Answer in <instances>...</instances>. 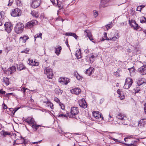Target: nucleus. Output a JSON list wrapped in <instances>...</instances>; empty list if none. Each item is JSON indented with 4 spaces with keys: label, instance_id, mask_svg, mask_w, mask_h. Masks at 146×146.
I'll return each mask as SVG.
<instances>
[{
    "label": "nucleus",
    "instance_id": "obj_1",
    "mask_svg": "<svg viewBox=\"0 0 146 146\" xmlns=\"http://www.w3.org/2000/svg\"><path fill=\"white\" fill-rule=\"evenodd\" d=\"M116 117L118 119L117 121H114V123L115 124H118L120 125H127L129 123V120L128 119L126 115L121 113H117Z\"/></svg>",
    "mask_w": 146,
    "mask_h": 146
},
{
    "label": "nucleus",
    "instance_id": "obj_2",
    "mask_svg": "<svg viewBox=\"0 0 146 146\" xmlns=\"http://www.w3.org/2000/svg\"><path fill=\"white\" fill-rule=\"evenodd\" d=\"M24 27V26L23 23H18L15 28V31L18 34L21 33L23 31Z\"/></svg>",
    "mask_w": 146,
    "mask_h": 146
},
{
    "label": "nucleus",
    "instance_id": "obj_3",
    "mask_svg": "<svg viewBox=\"0 0 146 146\" xmlns=\"http://www.w3.org/2000/svg\"><path fill=\"white\" fill-rule=\"evenodd\" d=\"M133 82V81L132 78H127L125 80V84L123 86L125 89H129L132 85Z\"/></svg>",
    "mask_w": 146,
    "mask_h": 146
},
{
    "label": "nucleus",
    "instance_id": "obj_4",
    "mask_svg": "<svg viewBox=\"0 0 146 146\" xmlns=\"http://www.w3.org/2000/svg\"><path fill=\"white\" fill-rule=\"evenodd\" d=\"M21 14V10L18 8H15L12 10L11 13V15L13 17H19Z\"/></svg>",
    "mask_w": 146,
    "mask_h": 146
},
{
    "label": "nucleus",
    "instance_id": "obj_5",
    "mask_svg": "<svg viewBox=\"0 0 146 146\" xmlns=\"http://www.w3.org/2000/svg\"><path fill=\"white\" fill-rule=\"evenodd\" d=\"M79 112L78 109L76 107H72L70 110L71 115L70 117L72 118H75L76 115H77Z\"/></svg>",
    "mask_w": 146,
    "mask_h": 146
},
{
    "label": "nucleus",
    "instance_id": "obj_6",
    "mask_svg": "<svg viewBox=\"0 0 146 146\" xmlns=\"http://www.w3.org/2000/svg\"><path fill=\"white\" fill-rule=\"evenodd\" d=\"M129 23L131 27L135 30H137L140 28V26L137 24L134 20H129Z\"/></svg>",
    "mask_w": 146,
    "mask_h": 146
},
{
    "label": "nucleus",
    "instance_id": "obj_7",
    "mask_svg": "<svg viewBox=\"0 0 146 146\" xmlns=\"http://www.w3.org/2000/svg\"><path fill=\"white\" fill-rule=\"evenodd\" d=\"M110 1V0H101L99 5V8H102L109 6Z\"/></svg>",
    "mask_w": 146,
    "mask_h": 146
},
{
    "label": "nucleus",
    "instance_id": "obj_8",
    "mask_svg": "<svg viewBox=\"0 0 146 146\" xmlns=\"http://www.w3.org/2000/svg\"><path fill=\"white\" fill-rule=\"evenodd\" d=\"M5 30L8 33H9L11 31L13 27L12 24L9 22H6L4 24Z\"/></svg>",
    "mask_w": 146,
    "mask_h": 146
},
{
    "label": "nucleus",
    "instance_id": "obj_9",
    "mask_svg": "<svg viewBox=\"0 0 146 146\" xmlns=\"http://www.w3.org/2000/svg\"><path fill=\"white\" fill-rule=\"evenodd\" d=\"M37 23L38 22L36 20L31 21L26 23L25 27L27 28H31L36 25Z\"/></svg>",
    "mask_w": 146,
    "mask_h": 146
},
{
    "label": "nucleus",
    "instance_id": "obj_10",
    "mask_svg": "<svg viewBox=\"0 0 146 146\" xmlns=\"http://www.w3.org/2000/svg\"><path fill=\"white\" fill-rule=\"evenodd\" d=\"M113 34V36L111 35V37H110V40L114 41L118 40L120 37L119 33L117 32H115Z\"/></svg>",
    "mask_w": 146,
    "mask_h": 146
},
{
    "label": "nucleus",
    "instance_id": "obj_11",
    "mask_svg": "<svg viewBox=\"0 0 146 146\" xmlns=\"http://www.w3.org/2000/svg\"><path fill=\"white\" fill-rule=\"evenodd\" d=\"M53 73L51 69L48 68H46V75L47 78L50 79H52L53 76Z\"/></svg>",
    "mask_w": 146,
    "mask_h": 146
},
{
    "label": "nucleus",
    "instance_id": "obj_12",
    "mask_svg": "<svg viewBox=\"0 0 146 146\" xmlns=\"http://www.w3.org/2000/svg\"><path fill=\"white\" fill-rule=\"evenodd\" d=\"M138 72L141 75L146 74V66L143 65L139 68L138 70Z\"/></svg>",
    "mask_w": 146,
    "mask_h": 146
},
{
    "label": "nucleus",
    "instance_id": "obj_13",
    "mask_svg": "<svg viewBox=\"0 0 146 146\" xmlns=\"http://www.w3.org/2000/svg\"><path fill=\"white\" fill-rule=\"evenodd\" d=\"M41 0H33L31 4L32 7L34 8H36L40 5Z\"/></svg>",
    "mask_w": 146,
    "mask_h": 146
},
{
    "label": "nucleus",
    "instance_id": "obj_14",
    "mask_svg": "<svg viewBox=\"0 0 146 146\" xmlns=\"http://www.w3.org/2000/svg\"><path fill=\"white\" fill-rule=\"evenodd\" d=\"M95 58V56L93 54H90L86 56V59L87 61H90V63H92L94 61Z\"/></svg>",
    "mask_w": 146,
    "mask_h": 146
},
{
    "label": "nucleus",
    "instance_id": "obj_15",
    "mask_svg": "<svg viewBox=\"0 0 146 146\" xmlns=\"http://www.w3.org/2000/svg\"><path fill=\"white\" fill-rule=\"evenodd\" d=\"M79 104L80 106L84 108H86L87 107V104L85 100L82 98L79 102Z\"/></svg>",
    "mask_w": 146,
    "mask_h": 146
},
{
    "label": "nucleus",
    "instance_id": "obj_16",
    "mask_svg": "<svg viewBox=\"0 0 146 146\" xmlns=\"http://www.w3.org/2000/svg\"><path fill=\"white\" fill-rule=\"evenodd\" d=\"M68 78L66 77H61L59 79V82H62L65 85H66L69 82Z\"/></svg>",
    "mask_w": 146,
    "mask_h": 146
},
{
    "label": "nucleus",
    "instance_id": "obj_17",
    "mask_svg": "<svg viewBox=\"0 0 146 146\" xmlns=\"http://www.w3.org/2000/svg\"><path fill=\"white\" fill-rule=\"evenodd\" d=\"M81 92V91L80 89L77 88H75L72 89L70 90L71 93L75 94L77 95H78Z\"/></svg>",
    "mask_w": 146,
    "mask_h": 146
},
{
    "label": "nucleus",
    "instance_id": "obj_18",
    "mask_svg": "<svg viewBox=\"0 0 146 146\" xmlns=\"http://www.w3.org/2000/svg\"><path fill=\"white\" fill-rule=\"evenodd\" d=\"M28 63L32 66H37L39 64V62H36L35 60L34 61L32 59L31 60L30 58L29 59Z\"/></svg>",
    "mask_w": 146,
    "mask_h": 146
},
{
    "label": "nucleus",
    "instance_id": "obj_19",
    "mask_svg": "<svg viewBox=\"0 0 146 146\" xmlns=\"http://www.w3.org/2000/svg\"><path fill=\"white\" fill-rule=\"evenodd\" d=\"M46 110L52 111L53 109V105L49 101L46 102Z\"/></svg>",
    "mask_w": 146,
    "mask_h": 146
},
{
    "label": "nucleus",
    "instance_id": "obj_20",
    "mask_svg": "<svg viewBox=\"0 0 146 146\" xmlns=\"http://www.w3.org/2000/svg\"><path fill=\"white\" fill-rule=\"evenodd\" d=\"M117 92L119 94V97L121 100H123L125 98L123 92L121 91V90L119 89L117 90Z\"/></svg>",
    "mask_w": 146,
    "mask_h": 146
},
{
    "label": "nucleus",
    "instance_id": "obj_21",
    "mask_svg": "<svg viewBox=\"0 0 146 146\" xmlns=\"http://www.w3.org/2000/svg\"><path fill=\"white\" fill-rule=\"evenodd\" d=\"M145 119H141L138 122V123L137 122L138 124V127L141 128L143 127L145 124Z\"/></svg>",
    "mask_w": 146,
    "mask_h": 146
},
{
    "label": "nucleus",
    "instance_id": "obj_22",
    "mask_svg": "<svg viewBox=\"0 0 146 146\" xmlns=\"http://www.w3.org/2000/svg\"><path fill=\"white\" fill-rule=\"evenodd\" d=\"M29 38L28 36H23L19 38V42L21 43H24L26 42V40Z\"/></svg>",
    "mask_w": 146,
    "mask_h": 146
},
{
    "label": "nucleus",
    "instance_id": "obj_23",
    "mask_svg": "<svg viewBox=\"0 0 146 146\" xmlns=\"http://www.w3.org/2000/svg\"><path fill=\"white\" fill-rule=\"evenodd\" d=\"M92 114L93 116L97 119L101 117V114L98 111H93Z\"/></svg>",
    "mask_w": 146,
    "mask_h": 146
},
{
    "label": "nucleus",
    "instance_id": "obj_24",
    "mask_svg": "<svg viewBox=\"0 0 146 146\" xmlns=\"http://www.w3.org/2000/svg\"><path fill=\"white\" fill-rule=\"evenodd\" d=\"M55 52L56 55L58 56L60 54V52L62 50V48L60 46L58 45L55 48Z\"/></svg>",
    "mask_w": 146,
    "mask_h": 146
},
{
    "label": "nucleus",
    "instance_id": "obj_25",
    "mask_svg": "<svg viewBox=\"0 0 146 146\" xmlns=\"http://www.w3.org/2000/svg\"><path fill=\"white\" fill-rule=\"evenodd\" d=\"M93 68L90 67L88 69L86 70L85 73L88 75H90L92 73Z\"/></svg>",
    "mask_w": 146,
    "mask_h": 146
},
{
    "label": "nucleus",
    "instance_id": "obj_26",
    "mask_svg": "<svg viewBox=\"0 0 146 146\" xmlns=\"http://www.w3.org/2000/svg\"><path fill=\"white\" fill-rule=\"evenodd\" d=\"M76 56L78 59H80L81 57L80 50L79 49L76 52Z\"/></svg>",
    "mask_w": 146,
    "mask_h": 146
},
{
    "label": "nucleus",
    "instance_id": "obj_27",
    "mask_svg": "<svg viewBox=\"0 0 146 146\" xmlns=\"http://www.w3.org/2000/svg\"><path fill=\"white\" fill-rule=\"evenodd\" d=\"M23 0H16V5L19 7H21L23 5Z\"/></svg>",
    "mask_w": 146,
    "mask_h": 146
},
{
    "label": "nucleus",
    "instance_id": "obj_28",
    "mask_svg": "<svg viewBox=\"0 0 146 146\" xmlns=\"http://www.w3.org/2000/svg\"><path fill=\"white\" fill-rule=\"evenodd\" d=\"M9 71H10V74H12V73H13L14 72L16 71V68L15 66H13L10 67L9 68Z\"/></svg>",
    "mask_w": 146,
    "mask_h": 146
},
{
    "label": "nucleus",
    "instance_id": "obj_29",
    "mask_svg": "<svg viewBox=\"0 0 146 146\" xmlns=\"http://www.w3.org/2000/svg\"><path fill=\"white\" fill-rule=\"evenodd\" d=\"M129 71L130 74L131 76L135 72V69L134 67L128 69Z\"/></svg>",
    "mask_w": 146,
    "mask_h": 146
},
{
    "label": "nucleus",
    "instance_id": "obj_30",
    "mask_svg": "<svg viewBox=\"0 0 146 146\" xmlns=\"http://www.w3.org/2000/svg\"><path fill=\"white\" fill-rule=\"evenodd\" d=\"M55 93L58 95H61L62 93V91L59 88H56L55 90Z\"/></svg>",
    "mask_w": 146,
    "mask_h": 146
},
{
    "label": "nucleus",
    "instance_id": "obj_31",
    "mask_svg": "<svg viewBox=\"0 0 146 146\" xmlns=\"http://www.w3.org/2000/svg\"><path fill=\"white\" fill-rule=\"evenodd\" d=\"M42 35V34L41 33H40L39 34L38 33L36 34L34 36V38L35 39V41L36 40V39L37 38H40L41 39H42L41 36Z\"/></svg>",
    "mask_w": 146,
    "mask_h": 146
},
{
    "label": "nucleus",
    "instance_id": "obj_32",
    "mask_svg": "<svg viewBox=\"0 0 146 146\" xmlns=\"http://www.w3.org/2000/svg\"><path fill=\"white\" fill-rule=\"evenodd\" d=\"M17 68L19 70H22L24 69L25 66L23 65L22 64L17 65Z\"/></svg>",
    "mask_w": 146,
    "mask_h": 146
},
{
    "label": "nucleus",
    "instance_id": "obj_33",
    "mask_svg": "<svg viewBox=\"0 0 146 146\" xmlns=\"http://www.w3.org/2000/svg\"><path fill=\"white\" fill-rule=\"evenodd\" d=\"M29 124H31L32 125H36V122L35 121L34 119L33 118H31L29 119Z\"/></svg>",
    "mask_w": 146,
    "mask_h": 146
},
{
    "label": "nucleus",
    "instance_id": "obj_34",
    "mask_svg": "<svg viewBox=\"0 0 146 146\" xmlns=\"http://www.w3.org/2000/svg\"><path fill=\"white\" fill-rule=\"evenodd\" d=\"M3 80L4 82L6 84V85L8 86L9 85V79L7 78L6 77H4L3 78Z\"/></svg>",
    "mask_w": 146,
    "mask_h": 146
},
{
    "label": "nucleus",
    "instance_id": "obj_35",
    "mask_svg": "<svg viewBox=\"0 0 146 146\" xmlns=\"http://www.w3.org/2000/svg\"><path fill=\"white\" fill-rule=\"evenodd\" d=\"M39 126V125H38L36 124V125H32L31 127L34 131H36L37 130L38 127Z\"/></svg>",
    "mask_w": 146,
    "mask_h": 146
},
{
    "label": "nucleus",
    "instance_id": "obj_36",
    "mask_svg": "<svg viewBox=\"0 0 146 146\" xmlns=\"http://www.w3.org/2000/svg\"><path fill=\"white\" fill-rule=\"evenodd\" d=\"M140 21L141 23H146V18L144 16L142 17L141 18Z\"/></svg>",
    "mask_w": 146,
    "mask_h": 146
},
{
    "label": "nucleus",
    "instance_id": "obj_37",
    "mask_svg": "<svg viewBox=\"0 0 146 146\" xmlns=\"http://www.w3.org/2000/svg\"><path fill=\"white\" fill-rule=\"evenodd\" d=\"M74 75L78 80H80L81 78V77L76 72L74 73Z\"/></svg>",
    "mask_w": 146,
    "mask_h": 146
},
{
    "label": "nucleus",
    "instance_id": "obj_38",
    "mask_svg": "<svg viewBox=\"0 0 146 146\" xmlns=\"http://www.w3.org/2000/svg\"><path fill=\"white\" fill-rule=\"evenodd\" d=\"M93 16L95 17H96L98 16V12L96 10H94L93 11Z\"/></svg>",
    "mask_w": 146,
    "mask_h": 146
},
{
    "label": "nucleus",
    "instance_id": "obj_39",
    "mask_svg": "<svg viewBox=\"0 0 146 146\" xmlns=\"http://www.w3.org/2000/svg\"><path fill=\"white\" fill-rule=\"evenodd\" d=\"M87 33V36L88 37H90V36H92L91 33L88 30H86L85 31Z\"/></svg>",
    "mask_w": 146,
    "mask_h": 146
},
{
    "label": "nucleus",
    "instance_id": "obj_40",
    "mask_svg": "<svg viewBox=\"0 0 146 146\" xmlns=\"http://www.w3.org/2000/svg\"><path fill=\"white\" fill-rule=\"evenodd\" d=\"M143 80L144 79H142L141 80H139L137 82L138 85H141L143 84L144 83Z\"/></svg>",
    "mask_w": 146,
    "mask_h": 146
},
{
    "label": "nucleus",
    "instance_id": "obj_41",
    "mask_svg": "<svg viewBox=\"0 0 146 146\" xmlns=\"http://www.w3.org/2000/svg\"><path fill=\"white\" fill-rule=\"evenodd\" d=\"M10 134L11 133L9 132L3 131V135L4 136H6V135H10Z\"/></svg>",
    "mask_w": 146,
    "mask_h": 146
},
{
    "label": "nucleus",
    "instance_id": "obj_42",
    "mask_svg": "<svg viewBox=\"0 0 146 146\" xmlns=\"http://www.w3.org/2000/svg\"><path fill=\"white\" fill-rule=\"evenodd\" d=\"M103 38H105V39H106V40H110V38H109L107 37V33H104Z\"/></svg>",
    "mask_w": 146,
    "mask_h": 146
},
{
    "label": "nucleus",
    "instance_id": "obj_43",
    "mask_svg": "<svg viewBox=\"0 0 146 146\" xmlns=\"http://www.w3.org/2000/svg\"><path fill=\"white\" fill-rule=\"evenodd\" d=\"M29 51V49L27 48L24 50H23L21 52V53H25L26 54H27Z\"/></svg>",
    "mask_w": 146,
    "mask_h": 146
},
{
    "label": "nucleus",
    "instance_id": "obj_44",
    "mask_svg": "<svg viewBox=\"0 0 146 146\" xmlns=\"http://www.w3.org/2000/svg\"><path fill=\"white\" fill-rule=\"evenodd\" d=\"M59 105L61 109L62 110H64L65 108V106L64 104L62 103L61 102L59 103Z\"/></svg>",
    "mask_w": 146,
    "mask_h": 146
},
{
    "label": "nucleus",
    "instance_id": "obj_45",
    "mask_svg": "<svg viewBox=\"0 0 146 146\" xmlns=\"http://www.w3.org/2000/svg\"><path fill=\"white\" fill-rule=\"evenodd\" d=\"M143 62L144 65L146 66V56H145L143 59Z\"/></svg>",
    "mask_w": 146,
    "mask_h": 146
},
{
    "label": "nucleus",
    "instance_id": "obj_46",
    "mask_svg": "<svg viewBox=\"0 0 146 146\" xmlns=\"http://www.w3.org/2000/svg\"><path fill=\"white\" fill-rule=\"evenodd\" d=\"M13 1V0H9V3L7 4V5L8 6H11Z\"/></svg>",
    "mask_w": 146,
    "mask_h": 146
},
{
    "label": "nucleus",
    "instance_id": "obj_47",
    "mask_svg": "<svg viewBox=\"0 0 146 146\" xmlns=\"http://www.w3.org/2000/svg\"><path fill=\"white\" fill-rule=\"evenodd\" d=\"M112 139L115 141L122 143H123L122 141H120L119 140L113 138Z\"/></svg>",
    "mask_w": 146,
    "mask_h": 146
},
{
    "label": "nucleus",
    "instance_id": "obj_48",
    "mask_svg": "<svg viewBox=\"0 0 146 146\" xmlns=\"http://www.w3.org/2000/svg\"><path fill=\"white\" fill-rule=\"evenodd\" d=\"M142 5H141L140 6H138L137 8V11H141V10L142 9Z\"/></svg>",
    "mask_w": 146,
    "mask_h": 146
},
{
    "label": "nucleus",
    "instance_id": "obj_49",
    "mask_svg": "<svg viewBox=\"0 0 146 146\" xmlns=\"http://www.w3.org/2000/svg\"><path fill=\"white\" fill-rule=\"evenodd\" d=\"M106 27L107 29V30H108L109 29L111 28L112 26L110 24H108L106 26Z\"/></svg>",
    "mask_w": 146,
    "mask_h": 146
},
{
    "label": "nucleus",
    "instance_id": "obj_50",
    "mask_svg": "<svg viewBox=\"0 0 146 146\" xmlns=\"http://www.w3.org/2000/svg\"><path fill=\"white\" fill-rule=\"evenodd\" d=\"M58 117H67V116L66 114H59V115H58Z\"/></svg>",
    "mask_w": 146,
    "mask_h": 146
},
{
    "label": "nucleus",
    "instance_id": "obj_51",
    "mask_svg": "<svg viewBox=\"0 0 146 146\" xmlns=\"http://www.w3.org/2000/svg\"><path fill=\"white\" fill-rule=\"evenodd\" d=\"M109 117L108 118V121L110 122L112 121L113 120V119L112 117L110 115V114L109 115Z\"/></svg>",
    "mask_w": 146,
    "mask_h": 146
},
{
    "label": "nucleus",
    "instance_id": "obj_52",
    "mask_svg": "<svg viewBox=\"0 0 146 146\" xmlns=\"http://www.w3.org/2000/svg\"><path fill=\"white\" fill-rule=\"evenodd\" d=\"M54 100L56 102L58 103L59 104V103H60L59 100L58 99V98L56 97H55L54 98Z\"/></svg>",
    "mask_w": 146,
    "mask_h": 146
},
{
    "label": "nucleus",
    "instance_id": "obj_53",
    "mask_svg": "<svg viewBox=\"0 0 146 146\" xmlns=\"http://www.w3.org/2000/svg\"><path fill=\"white\" fill-rule=\"evenodd\" d=\"M13 93H7L6 94V96L7 97H9V95H13Z\"/></svg>",
    "mask_w": 146,
    "mask_h": 146
},
{
    "label": "nucleus",
    "instance_id": "obj_54",
    "mask_svg": "<svg viewBox=\"0 0 146 146\" xmlns=\"http://www.w3.org/2000/svg\"><path fill=\"white\" fill-rule=\"evenodd\" d=\"M41 141L42 140H40L38 141L33 142H32V143L33 144H37L40 143Z\"/></svg>",
    "mask_w": 146,
    "mask_h": 146
},
{
    "label": "nucleus",
    "instance_id": "obj_55",
    "mask_svg": "<svg viewBox=\"0 0 146 146\" xmlns=\"http://www.w3.org/2000/svg\"><path fill=\"white\" fill-rule=\"evenodd\" d=\"M5 93V92L3 91V89L0 90V94H4Z\"/></svg>",
    "mask_w": 146,
    "mask_h": 146
},
{
    "label": "nucleus",
    "instance_id": "obj_56",
    "mask_svg": "<svg viewBox=\"0 0 146 146\" xmlns=\"http://www.w3.org/2000/svg\"><path fill=\"white\" fill-rule=\"evenodd\" d=\"M32 15L33 16L35 17H37L38 16V15L37 14H35L34 13H32Z\"/></svg>",
    "mask_w": 146,
    "mask_h": 146
},
{
    "label": "nucleus",
    "instance_id": "obj_57",
    "mask_svg": "<svg viewBox=\"0 0 146 146\" xmlns=\"http://www.w3.org/2000/svg\"><path fill=\"white\" fill-rule=\"evenodd\" d=\"M72 33H66V34L65 35L67 36H72Z\"/></svg>",
    "mask_w": 146,
    "mask_h": 146
},
{
    "label": "nucleus",
    "instance_id": "obj_58",
    "mask_svg": "<svg viewBox=\"0 0 146 146\" xmlns=\"http://www.w3.org/2000/svg\"><path fill=\"white\" fill-rule=\"evenodd\" d=\"M19 109V108H15L14 110V112L13 113V115H14L15 113Z\"/></svg>",
    "mask_w": 146,
    "mask_h": 146
},
{
    "label": "nucleus",
    "instance_id": "obj_59",
    "mask_svg": "<svg viewBox=\"0 0 146 146\" xmlns=\"http://www.w3.org/2000/svg\"><path fill=\"white\" fill-rule=\"evenodd\" d=\"M88 38L91 41H92L93 42L95 43L94 42L92 41L94 39L92 36Z\"/></svg>",
    "mask_w": 146,
    "mask_h": 146
},
{
    "label": "nucleus",
    "instance_id": "obj_60",
    "mask_svg": "<svg viewBox=\"0 0 146 146\" xmlns=\"http://www.w3.org/2000/svg\"><path fill=\"white\" fill-rule=\"evenodd\" d=\"M125 145L127 146H132L133 144V143H130V144H127L126 143H124Z\"/></svg>",
    "mask_w": 146,
    "mask_h": 146
},
{
    "label": "nucleus",
    "instance_id": "obj_61",
    "mask_svg": "<svg viewBox=\"0 0 146 146\" xmlns=\"http://www.w3.org/2000/svg\"><path fill=\"white\" fill-rule=\"evenodd\" d=\"M3 109H7V106L5 104H3Z\"/></svg>",
    "mask_w": 146,
    "mask_h": 146
},
{
    "label": "nucleus",
    "instance_id": "obj_62",
    "mask_svg": "<svg viewBox=\"0 0 146 146\" xmlns=\"http://www.w3.org/2000/svg\"><path fill=\"white\" fill-rule=\"evenodd\" d=\"M24 121L25 122H27L28 124H29V120H28L27 119H24Z\"/></svg>",
    "mask_w": 146,
    "mask_h": 146
},
{
    "label": "nucleus",
    "instance_id": "obj_63",
    "mask_svg": "<svg viewBox=\"0 0 146 146\" xmlns=\"http://www.w3.org/2000/svg\"><path fill=\"white\" fill-rule=\"evenodd\" d=\"M144 109L145 113L146 114V103L144 105Z\"/></svg>",
    "mask_w": 146,
    "mask_h": 146
},
{
    "label": "nucleus",
    "instance_id": "obj_64",
    "mask_svg": "<svg viewBox=\"0 0 146 146\" xmlns=\"http://www.w3.org/2000/svg\"><path fill=\"white\" fill-rule=\"evenodd\" d=\"M9 110L11 111L12 112H13V111H14V110L13 109V108H9Z\"/></svg>",
    "mask_w": 146,
    "mask_h": 146
}]
</instances>
